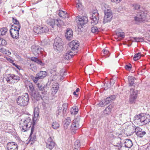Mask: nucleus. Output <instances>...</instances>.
Returning a JSON list of instances; mask_svg holds the SVG:
<instances>
[{
    "mask_svg": "<svg viewBox=\"0 0 150 150\" xmlns=\"http://www.w3.org/2000/svg\"><path fill=\"white\" fill-rule=\"evenodd\" d=\"M29 99L28 93H25L18 96L16 101L18 105L21 106H24L28 105Z\"/></svg>",
    "mask_w": 150,
    "mask_h": 150,
    "instance_id": "f257e3e1",
    "label": "nucleus"
},
{
    "mask_svg": "<svg viewBox=\"0 0 150 150\" xmlns=\"http://www.w3.org/2000/svg\"><path fill=\"white\" fill-rule=\"evenodd\" d=\"M134 120L141 126L147 124L150 121V119L143 114L136 115L134 117Z\"/></svg>",
    "mask_w": 150,
    "mask_h": 150,
    "instance_id": "f03ea898",
    "label": "nucleus"
},
{
    "mask_svg": "<svg viewBox=\"0 0 150 150\" xmlns=\"http://www.w3.org/2000/svg\"><path fill=\"white\" fill-rule=\"evenodd\" d=\"M30 121L31 119L29 117H28L24 120H21L19 125V127L22 130L25 132L28 128L32 127L33 124H32Z\"/></svg>",
    "mask_w": 150,
    "mask_h": 150,
    "instance_id": "7ed1b4c3",
    "label": "nucleus"
},
{
    "mask_svg": "<svg viewBox=\"0 0 150 150\" xmlns=\"http://www.w3.org/2000/svg\"><path fill=\"white\" fill-rule=\"evenodd\" d=\"M144 9L140 10V12H138V13L134 17V20L137 22H141L144 21L146 17L147 12L145 11Z\"/></svg>",
    "mask_w": 150,
    "mask_h": 150,
    "instance_id": "20e7f679",
    "label": "nucleus"
},
{
    "mask_svg": "<svg viewBox=\"0 0 150 150\" xmlns=\"http://www.w3.org/2000/svg\"><path fill=\"white\" fill-rule=\"evenodd\" d=\"M63 43L62 39L59 37H57L54 39L53 44L54 49L58 51L62 50L63 48Z\"/></svg>",
    "mask_w": 150,
    "mask_h": 150,
    "instance_id": "39448f33",
    "label": "nucleus"
},
{
    "mask_svg": "<svg viewBox=\"0 0 150 150\" xmlns=\"http://www.w3.org/2000/svg\"><path fill=\"white\" fill-rule=\"evenodd\" d=\"M129 102L131 104L135 103L137 97L138 91L133 88H130Z\"/></svg>",
    "mask_w": 150,
    "mask_h": 150,
    "instance_id": "423d86ee",
    "label": "nucleus"
},
{
    "mask_svg": "<svg viewBox=\"0 0 150 150\" xmlns=\"http://www.w3.org/2000/svg\"><path fill=\"white\" fill-rule=\"evenodd\" d=\"M47 24L52 28H54L56 25L59 27L62 25L63 22L59 19H49L47 21Z\"/></svg>",
    "mask_w": 150,
    "mask_h": 150,
    "instance_id": "0eeeda50",
    "label": "nucleus"
},
{
    "mask_svg": "<svg viewBox=\"0 0 150 150\" xmlns=\"http://www.w3.org/2000/svg\"><path fill=\"white\" fill-rule=\"evenodd\" d=\"M104 16L103 23L104 24L110 22L112 17V14L111 10L107 9L104 11Z\"/></svg>",
    "mask_w": 150,
    "mask_h": 150,
    "instance_id": "6e6552de",
    "label": "nucleus"
},
{
    "mask_svg": "<svg viewBox=\"0 0 150 150\" xmlns=\"http://www.w3.org/2000/svg\"><path fill=\"white\" fill-rule=\"evenodd\" d=\"M88 21V17L86 16H82L79 18L78 24V28L81 30L83 26L86 24Z\"/></svg>",
    "mask_w": 150,
    "mask_h": 150,
    "instance_id": "1a4fd4ad",
    "label": "nucleus"
},
{
    "mask_svg": "<svg viewBox=\"0 0 150 150\" xmlns=\"http://www.w3.org/2000/svg\"><path fill=\"white\" fill-rule=\"evenodd\" d=\"M99 14L97 12V11L94 10L93 12L92 16L90 17L91 20V24L92 25H95L97 24L99 20Z\"/></svg>",
    "mask_w": 150,
    "mask_h": 150,
    "instance_id": "9d476101",
    "label": "nucleus"
},
{
    "mask_svg": "<svg viewBox=\"0 0 150 150\" xmlns=\"http://www.w3.org/2000/svg\"><path fill=\"white\" fill-rule=\"evenodd\" d=\"M54 137L50 136L46 142V147L50 150H52L54 147L55 143L53 140Z\"/></svg>",
    "mask_w": 150,
    "mask_h": 150,
    "instance_id": "9b49d317",
    "label": "nucleus"
},
{
    "mask_svg": "<svg viewBox=\"0 0 150 150\" xmlns=\"http://www.w3.org/2000/svg\"><path fill=\"white\" fill-rule=\"evenodd\" d=\"M31 49L35 55H37L39 53H41L43 50L40 46L34 45L32 46Z\"/></svg>",
    "mask_w": 150,
    "mask_h": 150,
    "instance_id": "f8f14e48",
    "label": "nucleus"
},
{
    "mask_svg": "<svg viewBox=\"0 0 150 150\" xmlns=\"http://www.w3.org/2000/svg\"><path fill=\"white\" fill-rule=\"evenodd\" d=\"M32 97L35 99L39 100L42 98V96L40 94V92L35 90L30 93Z\"/></svg>",
    "mask_w": 150,
    "mask_h": 150,
    "instance_id": "ddd939ff",
    "label": "nucleus"
},
{
    "mask_svg": "<svg viewBox=\"0 0 150 150\" xmlns=\"http://www.w3.org/2000/svg\"><path fill=\"white\" fill-rule=\"evenodd\" d=\"M7 150H18V145L15 142H8L7 145Z\"/></svg>",
    "mask_w": 150,
    "mask_h": 150,
    "instance_id": "4468645a",
    "label": "nucleus"
},
{
    "mask_svg": "<svg viewBox=\"0 0 150 150\" xmlns=\"http://www.w3.org/2000/svg\"><path fill=\"white\" fill-rule=\"evenodd\" d=\"M69 45L72 50L74 51L77 49L79 45V43L77 40H73L69 43Z\"/></svg>",
    "mask_w": 150,
    "mask_h": 150,
    "instance_id": "2eb2a0df",
    "label": "nucleus"
},
{
    "mask_svg": "<svg viewBox=\"0 0 150 150\" xmlns=\"http://www.w3.org/2000/svg\"><path fill=\"white\" fill-rule=\"evenodd\" d=\"M135 132L137 135L140 137H142L146 134L145 131H143L142 129L139 127L135 128Z\"/></svg>",
    "mask_w": 150,
    "mask_h": 150,
    "instance_id": "dca6fc26",
    "label": "nucleus"
},
{
    "mask_svg": "<svg viewBox=\"0 0 150 150\" xmlns=\"http://www.w3.org/2000/svg\"><path fill=\"white\" fill-rule=\"evenodd\" d=\"M10 32L11 35L13 38L16 39L18 38L19 36L18 31L13 30V29H11L10 30Z\"/></svg>",
    "mask_w": 150,
    "mask_h": 150,
    "instance_id": "f3484780",
    "label": "nucleus"
},
{
    "mask_svg": "<svg viewBox=\"0 0 150 150\" xmlns=\"http://www.w3.org/2000/svg\"><path fill=\"white\" fill-rule=\"evenodd\" d=\"M128 79L130 88H134L135 85V83L134 82V80L135 79V78L133 76H129L128 77Z\"/></svg>",
    "mask_w": 150,
    "mask_h": 150,
    "instance_id": "a211bd4d",
    "label": "nucleus"
},
{
    "mask_svg": "<svg viewBox=\"0 0 150 150\" xmlns=\"http://www.w3.org/2000/svg\"><path fill=\"white\" fill-rule=\"evenodd\" d=\"M77 53V52H73L71 51L68 52L65 54V55L64 56V58L68 60L69 59H71L73 56L76 54Z\"/></svg>",
    "mask_w": 150,
    "mask_h": 150,
    "instance_id": "6ab92c4d",
    "label": "nucleus"
},
{
    "mask_svg": "<svg viewBox=\"0 0 150 150\" xmlns=\"http://www.w3.org/2000/svg\"><path fill=\"white\" fill-rule=\"evenodd\" d=\"M116 98V96L115 95H112L106 98L105 99L103 100L102 103H105L106 104H108L110 103L112 100H114Z\"/></svg>",
    "mask_w": 150,
    "mask_h": 150,
    "instance_id": "aec40b11",
    "label": "nucleus"
},
{
    "mask_svg": "<svg viewBox=\"0 0 150 150\" xmlns=\"http://www.w3.org/2000/svg\"><path fill=\"white\" fill-rule=\"evenodd\" d=\"M73 35V31L72 30L69 28H68L65 34V36L67 39L69 40H71L72 37Z\"/></svg>",
    "mask_w": 150,
    "mask_h": 150,
    "instance_id": "412c9836",
    "label": "nucleus"
},
{
    "mask_svg": "<svg viewBox=\"0 0 150 150\" xmlns=\"http://www.w3.org/2000/svg\"><path fill=\"white\" fill-rule=\"evenodd\" d=\"M34 130V124L32 125L31 128V133L30 134V141L32 142L31 143V144H32L33 143H34L35 141L36 140V138L35 135H33V137H32V134Z\"/></svg>",
    "mask_w": 150,
    "mask_h": 150,
    "instance_id": "4be33fe9",
    "label": "nucleus"
},
{
    "mask_svg": "<svg viewBox=\"0 0 150 150\" xmlns=\"http://www.w3.org/2000/svg\"><path fill=\"white\" fill-rule=\"evenodd\" d=\"M47 72L45 71H40L37 73L36 75L38 80L40 79H42L45 78L47 76Z\"/></svg>",
    "mask_w": 150,
    "mask_h": 150,
    "instance_id": "5701e85b",
    "label": "nucleus"
},
{
    "mask_svg": "<svg viewBox=\"0 0 150 150\" xmlns=\"http://www.w3.org/2000/svg\"><path fill=\"white\" fill-rule=\"evenodd\" d=\"M124 146L125 147L130 148L132 146L133 144L132 141L129 139H126L125 140V142L124 144Z\"/></svg>",
    "mask_w": 150,
    "mask_h": 150,
    "instance_id": "b1692460",
    "label": "nucleus"
},
{
    "mask_svg": "<svg viewBox=\"0 0 150 150\" xmlns=\"http://www.w3.org/2000/svg\"><path fill=\"white\" fill-rule=\"evenodd\" d=\"M71 120L70 117L66 118L64 120V126L65 129H67L68 127V126L71 122Z\"/></svg>",
    "mask_w": 150,
    "mask_h": 150,
    "instance_id": "393cba45",
    "label": "nucleus"
},
{
    "mask_svg": "<svg viewBox=\"0 0 150 150\" xmlns=\"http://www.w3.org/2000/svg\"><path fill=\"white\" fill-rule=\"evenodd\" d=\"M84 142H81L79 140H77L74 143L75 149H77L79 148L80 146H83L85 145Z\"/></svg>",
    "mask_w": 150,
    "mask_h": 150,
    "instance_id": "a878e982",
    "label": "nucleus"
},
{
    "mask_svg": "<svg viewBox=\"0 0 150 150\" xmlns=\"http://www.w3.org/2000/svg\"><path fill=\"white\" fill-rule=\"evenodd\" d=\"M5 79L8 83L11 84H13L12 74H10L6 76Z\"/></svg>",
    "mask_w": 150,
    "mask_h": 150,
    "instance_id": "bb28decb",
    "label": "nucleus"
},
{
    "mask_svg": "<svg viewBox=\"0 0 150 150\" xmlns=\"http://www.w3.org/2000/svg\"><path fill=\"white\" fill-rule=\"evenodd\" d=\"M31 60L36 62L38 64H40L41 66H43L44 65V64L42 62V61L38 59V58L34 57H32L31 58Z\"/></svg>",
    "mask_w": 150,
    "mask_h": 150,
    "instance_id": "cd10ccee",
    "label": "nucleus"
},
{
    "mask_svg": "<svg viewBox=\"0 0 150 150\" xmlns=\"http://www.w3.org/2000/svg\"><path fill=\"white\" fill-rule=\"evenodd\" d=\"M111 105H109L104 110L103 113L104 115L106 116L109 114L111 110Z\"/></svg>",
    "mask_w": 150,
    "mask_h": 150,
    "instance_id": "c85d7f7f",
    "label": "nucleus"
},
{
    "mask_svg": "<svg viewBox=\"0 0 150 150\" xmlns=\"http://www.w3.org/2000/svg\"><path fill=\"white\" fill-rule=\"evenodd\" d=\"M36 109H35V112L34 114V117L33 118V125H35V122L37 119V117H38L39 114V111L38 110V109H37V110L36 111H35V110Z\"/></svg>",
    "mask_w": 150,
    "mask_h": 150,
    "instance_id": "c756f323",
    "label": "nucleus"
},
{
    "mask_svg": "<svg viewBox=\"0 0 150 150\" xmlns=\"http://www.w3.org/2000/svg\"><path fill=\"white\" fill-rule=\"evenodd\" d=\"M80 120V117H79L77 118L74 119L73 121L72 124H75L74 125H76L77 126H79V127H81L82 126V125L79 124V122Z\"/></svg>",
    "mask_w": 150,
    "mask_h": 150,
    "instance_id": "7c9ffc66",
    "label": "nucleus"
},
{
    "mask_svg": "<svg viewBox=\"0 0 150 150\" xmlns=\"http://www.w3.org/2000/svg\"><path fill=\"white\" fill-rule=\"evenodd\" d=\"M45 85L43 84H40L39 83H38L37 84V86L38 87L39 90L40 91H42L41 93L42 94H45V92L43 91L44 90Z\"/></svg>",
    "mask_w": 150,
    "mask_h": 150,
    "instance_id": "2f4dec72",
    "label": "nucleus"
},
{
    "mask_svg": "<svg viewBox=\"0 0 150 150\" xmlns=\"http://www.w3.org/2000/svg\"><path fill=\"white\" fill-rule=\"evenodd\" d=\"M78 108L77 107H74L72 108L70 111L71 115H76L78 112Z\"/></svg>",
    "mask_w": 150,
    "mask_h": 150,
    "instance_id": "473e14b6",
    "label": "nucleus"
},
{
    "mask_svg": "<svg viewBox=\"0 0 150 150\" xmlns=\"http://www.w3.org/2000/svg\"><path fill=\"white\" fill-rule=\"evenodd\" d=\"M115 146L117 147L118 148V149L119 150H125L124 149V147L123 146V144L122 145L121 143V142H120L119 143H117L116 145H114Z\"/></svg>",
    "mask_w": 150,
    "mask_h": 150,
    "instance_id": "72a5a7b5",
    "label": "nucleus"
},
{
    "mask_svg": "<svg viewBox=\"0 0 150 150\" xmlns=\"http://www.w3.org/2000/svg\"><path fill=\"white\" fill-rule=\"evenodd\" d=\"M66 14V13L65 11L61 10L59 11V12L58 13L59 16L60 17H62L63 18H65L66 17V16H67Z\"/></svg>",
    "mask_w": 150,
    "mask_h": 150,
    "instance_id": "f704fd0d",
    "label": "nucleus"
},
{
    "mask_svg": "<svg viewBox=\"0 0 150 150\" xmlns=\"http://www.w3.org/2000/svg\"><path fill=\"white\" fill-rule=\"evenodd\" d=\"M59 88V84L56 83V85H54L52 88V92L55 93H56L58 91Z\"/></svg>",
    "mask_w": 150,
    "mask_h": 150,
    "instance_id": "c9c22d12",
    "label": "nucleus"
},
{
    "mask_svg": "<svg viewBox=\"0 0 150 150\" xmlns=\"http://www.w3.org/2000/svg\"><path fill=\"white\" fill-rule=\"evenodd\" d=\"M41 27L39 25L35 26L33 29L34 31L36 33H41Z\"/></svg>",
    "mask_w": 150,
    "mask_h": 150,
    "instance_id": "e433bc0d",
    "label": "nucleus"
},
{
    "mask_svg": "<svg viewBox=\"0 0 150 150\" xmlns=\"http://www.w3.org/2000/svg\"><path fill=\"white\" fill-rule=\"evenodd\" d=\"M8 30L6 28H3L0 29V36L6 34Z\"/></svg>",
    "mask_w": 150,
    "mask_h": 150,
    "instance_id": "4c0bfd02",
    "label": "nucleus"
},
{
    "mask_svg": "<svg viewBox=\"0 0 150 150\" xmlns=\"http://www.w3.org/2000/svg\"><path fill=\"white\" fill-rule=\"evenodd\" d=\"M48 31L49 29L47 26H44L41 27V33L47 32Z\"/></svg>",
    "mask_w": 150,
    "mask_h": 150,
    "instance_id": "58836bf2",
    "label": "nucleus"
},
{
    "mask_svg": "<svg viewBox=\"0 0 150 150\" xmlns=\"http://www.w3.org/2000/svg\"><path fill=\"white\" fill-rule=\"evenodd\" d=\"M116 35L118 38H123L125 37V35L124 33L116 32Z\"/></svg>",
    "mask_w": 150,
    "mask_h": 150,
    "instance_id": "ea45409f",
    "label": "nucleus"
},
{
    "mask_svg": "<svg viewBox=\"0 0 150 150\" xmlns=\"http://www.w3.org/2000/svg\"><path fill=\"white\" fill-rule=\"evenodd\" d=\"M74 125L75 124H74L72 123L71 126V129L73 132H74L78 129L80 127L79 126H77Z\"/></svg>",
    "mask_w": 150,
    "mask_h": 150,
    "instance_id": "a19ab883",
    "label": "nucleus"
},
{
    "mask_svg": "<svg viewBox=\"0 0 150 150\" xmlns=\"http://www.w3.org/2000/svg\"><path fill=\"white\" fill-rule=\"evenodd\" d=\"M76 3V7L78 9V10L79 11L81 10L83 8V7L81 3H80V1L79 0H78Z\"/></svg>",
    "mask_w": 150,
    "mask_h": 150,
    "instance_id": "79ce46f5",
    "label": "nucleus"
},
{
    "mask_svg": "<svg viewBox=\"0 0 150 150\" xmlns=\"http://www.w3.org/2000/svg\"><path fill=\"white\" fill-rule=\"evenodd\" d=\"M141 53H138L135 54L133 59L134 61H137L141 57Z\"/></svg>",
    "mask_w": 150,
    "mask_h": 150,
    "instance_id": "37998d69",
    "label": "nucleus"
},
{
    "mask_svg": "<svg viewBox=\"0 0 150 150\" xmlns=\"http://www.w3.org/2000/svg\"><path fill=\"white\" fill-rule=\"evenodd\" d=\"M13 80L15 81L16 82H18L20 79V78L18 76L14 74H12Z\"/></svg>",
    "mask_w": 150,
    "mask_h": 150,
    "instance_id": "c03bdc74",
    "label": "nucleus"
},
{
    "mask_svg": "<svg viewBox=\"0 0 150 150\" xmlns=\"http://www.w3.org/2000/svg\"><path fill=\"white\" fill-rule=\"evenodd\" d=\"M59 126V124L56 122H53L52 124V127L54 129H57Z\"/></svg>",
    "mask_w": 150,
    "mask_h": 150,
    "instance_id": "a18cd8bd",
    "label": "nucleus"
},
{
    "mask_svg": "<svg viewBox=\"0 0 150 150\" xmlns=\"http://www.w3.org/2000/svg\"><path fill=\"white\" fill-rule=\"evenodd\" d=\"M91 31L93 33H98L99 30L98 28L96 26H93L91 28Z\"/></svg>",
    "mask_w": 150,
    "mask_h": 150,
    "instance_id": "49530a36",
    "label": "nucleus"
},
{
    "mask_svg": "<svg viewBox=\"0 0 150 150\" xmlns=\"http://www.w3.org/2000/svg\"><path fill=\"white\" fill-rule=\"evenodd\" d=\"M56 114L57 116L59 115H61L62 114L61 108L60 107H57V110L56 111Z\"/></svg>",
    "mask_w": 150,
    "mask_h": 150,
    "instance_id": "de8ad7c7",
    "label": "nucleus"
},
{
    "mask_svg": "<svg viewBox=\"0 0 150 150\" xmlns=\"http://www.w3.org/2000/svg\"><path fill=\"white\" fill-rule=\"evenodd\" d=\"M30 78L35 83L37 82L38 80L36 75L35 77L33 75H31L30 76Z\"/></svg>",
    "mask_w": 150,
    "mask_h": 150,
    "instance_id": "09e8293b",
    "label": "nucleus"
},
{
    "mask_svg": "<svg viewBox=\"0 0 150 150\" xmlns=\"http://www.w3.org/2000/svg\"><path fill=\"white\" fill-rule=\"evenodd\" d=\"M62 108H63L62 112L63 114L65 113L66 110L67 108V103H64L63 104Z\"/></svg>",
    "mask_w": 150,
    "mask_h": 150,
    "instance_id": "8fccbe9b",
    "label": "nucleus"
},
{
    "mask_svg": "<svg viewBox=\"0 0 150 150\" xmlns=\"http://www.w3.org/2000/svg\"><path fill=\"white\" fill-rule=\"evenodd\" d=\"M12 27H14V28H11V29H13V30H17L19 31V30L21 28V25H13L12 26Z\"/></svg>",
    "mask_w": 150,
    "mask_h": 150,
    "instance_id": "3c124183",
    "label": "nucleus"
},
{
    "mask_svg": "<svg viewBox=\"0 0 150 150\" xmlns=\"http://www.w3.org/2000/svg\"><path fill=\"white\" fill-rule=\"evenodd\" d=\"M133 6L134 7V9L137 11H138V10H140L141 8L140 7V6L137 4H134L133 5Z\"/></svg>",
    "mask_w": 150,
    "mask_h": 150,
    "instance_id": "603ef678",
    "label": "nucleus"
},
{
    "mask_svg": "<svg viewBox=\"0 0 150 150\" xmlns=\"http://www.w3.org/2000/svg\"><path fill=\"white\" fill-rule=\"evenodd\" d=\"M29 88L30 89V93L35 90L34 87L32 83L29 84Z\"/></svg>",
    "mask_w": 150,
    "mask_h": 150,
    "instance_id": "864d4df0",
    "label": "nucleus"
},
{
    "mask_svg": "<svg viewBox=\"0 0 150 150\" xmlns=\"http://www.w3.org/2000/svg\"><path fill=\"white\" fill-rule=\"evenodd\" d=\"M13 21L14 23V25H20L19 23V22L16 19L13 18Z\"/></svg>",
    "mask_w": 150,
    "mask_h": 150,
    "instance_id": "5fc2aeb1",
    "label": "nucleus"
},
{
    "mask_svg": "<svg viewBox=\"0 0 150 150\" xmlns=\"http://www.w3.org/2000/svg\"><path fill=\"white\" fill-rule=\"evenodd\" d=\"M0 52H2L3 53L7 54V51L4 48L1 47L0 50Z\"/></svg>",
    "mask_w": 150,
    "mask_h": 150,
    "instance_id": "6e6d98bb",
    "label": "nucleus"
},
{
    "mask_svg": "<svg viewBox=\"0 0 150 150\" xmlns=\"http://www.w3.org/2000/svg\"><path fill=\"white\" fill-rule=\"evenodd\" d=\"M134 39L135 40V41L136 42L142 41L143 40L142 38H134Z\"/></svg>",
    "mask_w": 150,
    "mask_h": 150,
    "instance_id": "4d7b16f0",
    "label": "nucleus"
},
{
    "mask_svg": "<svg viewBox=\"0 0 150 150\" xmlns=\"http://www.w3.org/2000/svg\"><path fill=\"white\" fill-rule=\"evenodd\" d=\"M115 81L114 79H111L109 82V84L110 86H112L115 83Z\"/></svg>",
    "mask_w": 150,
    "mask_h": 150,
    "instance_id": "13d9d810",
    "label": "nucleus"
},
{
    "mask_svg": "<svg viewBox=\"0 0 150 150\" xmlns=\"http://www.w3.org/2000/svg\"><path fill=\"white\" fill-rule=\"evenodd\" d=\"M132 66H131V65L130 64H129V65H126L125 66V69L127 70H130L131 69Z\"/></svg>",
    "mask_w": 150,
    "mask_h": 150,
    "instance_id": "bf43d9fd",
    "label": "nucleus"
},
{
    "mask_svg": "<svg viewBox=\"0 0 150 150\" xmlns=\"http://www.w3.org/2000/svg\"><path fill=\"white\" fill-rule=\"evenodd\" d=\"M1 39L2 40L1 41V44L2 45H6L7 44V42L6 41L2 39Z\"/></svg>",
    "mask_w": 150,
    "mask_h": 150,
    "instance_id": "052dcab7",
    "label": "nucleus"
},
{
    "mask_svg": "<svg viewBox=\"0 0 150 150\" xmlns=\"http://www.w3.org/2000/svg\"><path fill=\"white\" fill-rule=\"evenodd\" d=\"M111 1L114 3H115L116 4L119 3L122 0H111Z\"/></svg>",
    "mask_w": 150,
    "mask_h": 150,
    "instance_id": "680f3d73",
    "label": "nucleus"
},
{
    "mask_svg": "<svg viewBox=\"0 0 150 150\" xmlns=\"http://www.w3.org/2000/svg\"><path fill=\"white\" fill-rule=\"evenodd\" d=\"M146 146V150H150V143L147 144Z\"/></svg>",
    "mask_w": 150,
    "mask_h": 150,
    "instance_id": "e2e57ef3",
    "label": "nucleus"
},
{
    "mask_svg": "<svg viewBox=\"0 0 150 150\" xmlns=\"http://www.w3.org/2000/svg\"><path fill=\"white\" fill-rule=\"evenodd\" d=\"M102 102L103 100L101 101L99 103V104L101 106H103L106 105V104L104 102L102 103Z\"/></svg>",
    "mask_w": 150,
    "mask_h": 150,
    "instance_id": "0e129e2a",
    "label": "nucleus"
},
{
    "mask_svg": "<svg viewBox=\"0 0 150 150\" xmlns=\"http://www.w3.org/2000/svg\"><path fill=\"white\" fill-rule=\"evenodd\" d=\"M103 51L104 52V54H108L109 53V52L108 50H105L104 49L103 50Z\"/></svg>",
    "mask_w": 150,
    "mask_h": 150,
    "instance_id": "69168bd1",
    "label": "nucleus"
},
{
    "mask_svg": "<svg viewBox=\"0 0 150 150\" xmlns=\"http://www.w3.org/2000/svg\"><path fill=\"white\" fill-rule=\"evenodd\" d=\"M104 86L105 87V88H107V87H110L111 86H110V85H109L107 83H105L104 84Z\"/></svg>",
    "mask_w": 150,
    "mask_h": 150,
    "instance_id": "338daca9",
    "label": "nucleus"
},
{
    "mask_svg": "<svg viewBox=\"0 0 150 150\" xmlns=\"http://www.w3.org/2000/svg\"><path fill=\"white\" fill-rule=\"evenodd\" d=\"M8 59V60L10 62V63H12V62H13V61L11 58H9Z\"/></svg>",
    "mask_w": 150,
    "mask_h": 150,
    "instance_id": "774afa93",
    "label": "nucleus"
}]
</instances>
